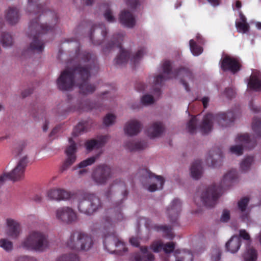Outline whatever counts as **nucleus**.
<instances>
[{
    "instance_id": "obj_1",
    "label": "nucleus",
    "mask_w": 261,
    "mask_h": 261,
    "mask_svg": "<svg viewBox=\"0 0 261 261\" xmlns=\"http://www.w3.org/2000/svg\"><path fill=\"white\" fill-rule=\"evenodd\" d=\"M75 56L68 61L69 65H74L63 71L57 80V85L61 91H68L75 84L81 93L86 95L93 93L95 86L88 82L93 70L97 72L98 66L96 56L87 51L80 52L79 47L76 49Z\"/></svg>"
},
{
    "instance_id": "obj_2",
    "label": "nucleus",
    "mask_w": 261,
    "mask_h": 261,
    "mask_svg": "<svg viewBox=\"0 0 261 261\" xmlns=\"http://www.w3.org/2000/svg\"><path fill=\"white\" fill-rule=\"evenodd\" d=\"M28 9H34L38 17L32 19L29 25L28 36L32 38L29 46L22 53L24 58L35 53H41L44 48V41L41 39L42 34L52 33L58 22L57 13L44 7L46 0H28Z\"/></svg>"
},
{
    "instance_id": "obj_3",
    "label": "nucleus",
    "mask_w": 261,
    "mask_h": 261,
    "mask_svg": "<svg viewBox=\"0 0 261 261\" xmlns=\"http://www.w3.org/2000/svg\"><path fill=\"white\" fill-rule=\"evenodd\" d=\"M171 63L169 61H165L162 65L163 72L166 75V77L162 74H159L155 77L154 84L155 87L153 93L155 95H160L161 94L160 88L163 82L165 80L171 78H179L181 84L184 86L188 92L190 91L188 84L185 80L186 77L189 80L193 79V74L191 71L187 68L181 67L178 69L172 71Z\"/></svg>"
},
{
    "instance_id": "obj_4",
    "label": "nucleus",
    "mask_w": 261,
    "mask_h": 261,
    "mask_svg": "<svg viewBox=\"0 0 261 261\" xmlns=\"http://www.w3.org/2000/svg\"><path fill=\"white\" fill-rule=\"evenodd\" d=\"M123 37L124 35L122 33H119L114 35L111 40L108 42L103 47V51L106 53L115 47L119 48H120V53L115 59V64L118 66H122L126 63L130 58L131 63L134 66H136L141 60L143 56L146 53L145 48L141 47L137 51L135 55L130 58V53L123 48L121 46Z\"/></svg>"
},
{
    "instance_id": "obj_5",
    "label": "nucleus",
    "mask_w": 261,
    "mask_h": 261,
    "mask_svg": "<svg viewBox=\"0 0 261 261\" xmlns=\"http://www.w3.org/2000/svg\"><path fill=\"white\" fill-rule=\"evenodd\" d=\"M213 128L212 115H192L186 125V130L194 134L199 130L203 134H208Z\"/></svg>"
},
{
    "instance_id": "obj_6",
    "label": "nucleus",
    "mask_w": 261,
    "mask_h": 261,
    "mask_svg": "<svg viewBox=\"0 0 261 261\" xmlns=\"http://www.w3.org/2000/svg\"><path fill=\"white\" fill-rule=\"evenodd\" d=\"M48 244L47 236L45 233L34 231L22 242L21 246L27 250L42 252L48 247Z\"/></svg>"
},
{
    "instance_id": "obj_7",
    "label": "nucleus",
    "mask_w": 261,
    "mask_h": 261,
    "mask_svg": "<svg viewBox=\"0 0 261 261\" xmlns=\"http://www.w3.org/2000/svg\"><path fill=\"white\" fill-rule=\"evenodd\" d=\"M140 173V181L145 189L153 192L163 189L165 180L162 176L156 175L146 168L141 169Z\"/></svg>"
},
{
    "instance_id": "obj_8",
    "label": "nucleus",
    "mask_w": 261,
    "mask_h": 261,
    "mask_svg": "<svg viewBox=\"0 0 261 261\" xmlns=\"http://www.w3.org/2000/svg\"><path fill=\"white\" fill-rule=\"evenodd\" d=\"M101 207L100 199L94 194H85L79 200V211L87 215H92Z\"/></svg>"
},
{
    "instance_id": "obj_9",
    "label": "nucleus",
    "mask_w": 261,
    "mask_h": 261,
    "mask_svg": "<svg viewBox=\"0 0 261 261\" xmlns=\"http://www.w3.org/2000/svg\"><path fill=\"white\" fill-rule=\"evenodd\" d=\"M235 141L240 144L231 146L229 151L238 156L243 154L244 148L251 149L255 146L256 144L255 140L251 139L248 134L238 135Z\"/></svg>"
},
{
    "instance_id": "obj_10",
    "label": "nucleus",
    "mask_w": 261,
    "mask_h": 261,
    "mask_svg": "<svg viewBox=\"0 0 261 261\" xmlns=\"http://www.w3.org/2000/svg\"><path fill=\"white\" fill-rule=\"evenodd\" d=\"M220 196V191L216 185L205 188L201 193L200 199L202 204L207 207L214 206Z\"/></svg>"
},
{
    "instance_id": "obj_11",
    "label": "nucleus",
    "mask_w": 261,
    "mask_h": 261,
    "mask_svg": "<svg viewBox=\"0 0 261 261\" xmlns=\"http://www.w3.org/2000/svg\"><path fill=\"white\" fill-rule=\"evenodd\" d=\"M112 176L111 168L106 165H100L96 167L92 174V178L97 185H105Z\"/></svg>"
},
{
    "instance_id": "obj_12",
    "label": "nucleus",
    "mask_w": 261,
    "mask_h": 261,
    "mask_svg": "<svg viewBox=\"0 0 261 261\" xmlns=\"http://www.w3.org/2000/svg\"><path fill=\"white\" fill-rule=\"evenodd\" d=\"M69 145L65 150L66 159L60 168V172H63L69 168L76 161L77 156V145L73 139L70 138L68 140Z\"/></svg>"
},
{
    "instance_id": "obj_13",
    "label": "nucleus",
    "mask_w": 261,
    "mask_h": 261,
    "mask_svg": "<svg viewBox=\"0 0 261 261\" xmlns=\"http://www.w3.org/2000/svg\"><path fill=\"white\" fill-rule=\"evenodd\" d=\"M28 163V158L27 155H22L19 160L15 168L9 172L10 179L13 181H17L23 179Z\"/></svg>"
},
{
    "instance_id": "obj_14",
    "label": "nucleus",
    "mask_w": 261,
    "mask_h": 261,
    "mask_svg": "<svg viewBox=\"0 0 261 261\" xmlns=\"http://www.w3.org/2000/svg\"><path fill=\"white\" fill-rule=\"evenodd\" d=\"M56 218L59 221L64 223L70 224L77 219L76 214L74 211L69 206L58 208L55 212Z\"/></svg>"
},
{
    "instance_id": "obj_15",
    "label": "nucleus",
    "mask_w": 261,
    "mask_h": 261,
    "mask_svg": "<svg viewBox=\"0 0 261 261\" xmlns=\"http://www.w3.org/2000/svg\"><path fill=\"white\" fill-rule=\"evenodd\" d=\"M223 158L222 150L219 147H215L209 151L206 158V163L210 167H220L222 164Z\"/></svg>"
},
{
    "instance_id": "obj_16",
    "label": "nucleus",
    "mask_w": 261,
    "mask_h": 261,
    "mask_svg": "<svg viewBox=\"0 0 261 261\" xmlns=\"http://www.w3.org/2000/svg\"><path fill=\"white\" fill-rule=\"evenodd\" d=\"M241 67L239 60L229 55H225L221 60V68L223 71H230L234 74L238 72Z\"/></svg>"
},
{
    "instance_id": "obj_17",
    "label": "nucleus",
    "mask_w": 261,
    "mask_h": 261,
    "mask_svg": "<svg viewBox=\"0 0 261 261\" xmlns=\"http://www.w3.org/2000/svg\"><path fill=\"white\" fill-rule=\"evenodd\" d=\"M165 126L164 123L160 121L153 122L150 123L146 128V136L151 139L160 138L164 134Z\"/></svg>"
},
{
    "instance_id": "obj_18",
    "label": "nucleus",
    "mask_w": 261,
    "mask_h": 261,
    "mask_svg": "<svg viewBox=\"0 0 261 261\" xmlns=\"http://www.w3.org/2000/svg\"><path fill=\"white\" fill-rule=\"evenodd\" d=\"M182 203L178 198L174 199L167 208V214L170 221L175 222L181 211Z\"/></svg>"
},
{
    "instance_id": "obj_19",
    "label": "nucleus",
    "mask_w": 261,
    "mask_h": 261,
    "mask_svg": "<svg viewBox=\"0 0 261 261\" xmlns=\"http://www.w3.org/2000/svg\"><path fill=\"white\" fill-rule=\"evenodd\" d=\"M143 125L141 121L133 119L128 121L124 126V134L129 137L138 135L142 129Z\"/></svg>"
},
{
    "instance_id": "obj_20",
    "label": "nucleus",
    "mask_w": 261,
    "mask_h": 261,
    "mask_svg": "<svg viewBox=\"0 0 261 261\" xmlns=\"http://www.w3.org/2000/svg\"><path fill=\"white\" fill-rule=\"evenodd\" d=\"M102 153V150H100L97 154L95 155L90 157L81 162H80L76 166L73 167L72 168L73 170H77V169H80L78 171V175L80 176H83L86 174L88 170L85 168L87 166L91 165L96 161V160L98 159L100 155Z\"/></svg>"
},
{
    "instance_id": "obj_21",
    "label": "nucleus",
    "mask_w": 261,
    "mask_h": 261,
    "mask_svg": "<svg viewBox=\"0 0 261 261\" xmlns=\"http://www.w3.org/2000/svg\"><path fill=\"white\" fill-rule=\"evenodd\" d=\"M147 142L143 140L134 139L124 143L125 148L130 152H140L148 147Z\"/></svg>"
},
{
    "instance_id": "obj_22",
    "label": "nucleus",
    "mask_w": 261,
    "mask_h": 261,
    "mask_svg": "<svg viewBox=\"0 0 261 261\" xmlns=\"http://www.w3.org/2000/svg\"><path fill=\"white\" fill-rule=\"evenodd\" d=\"M47 196L50 200H66L71 197V193L63 189H53L47 192Z\"/></svg>"
},
{
    "instance_id": "obj_23",
    "label": "nucleus",
    "mask_w": 261,
    "mask_h": 261,
    "mask_svg": "<svg viewBox=\"0 0 261 261\" xmlns=\"http://www.w3.org/2000/svg\"><path fill=\"white\" fill-rule=\"evenodd\" d=\"M104 244L106 249L112 253H114L116 247H122L123 249L124 248V243L115 234L106 236Z\"/></svg>"
},
{
    "instance_id": "obj_24",
    "label": "nucleus",
    "mask_w": 261,
    "mask_h": 261,
    "mask_svg": "<svg viewBox=\"0 0 261 261\" xmlns=\"http://www.w3.org/2000/svg\"><path fill=\"white\" fill-rule=\"evenodd\" d=\"M95 32L98 34H101L103 39H105L108 33L105 25L102 23H99L98 24H95L92 27L90 30L89 34V39L90 41L94 45H100L102 43L101 41L99 40H95L94 39V33Z\"/></svg>"
},
{
    "instance_id": "obj_25",
    "label": "nucleus",
    "mask_w": 261,
    "mask_h": 261,
    "mask_svg": "<svg viewBox=\"0 0 261 261\" xmlns=\"http://www.w3.org/2000/svg\"><path fill=\"white\" fill-rule=\"evenodd\" d=\"M110 137L109 135L100 136L96 139L88 140L85 146L86 149L91 151L94 148L99 149L103 147L109 140Z\"/></svg>"
},
{
    "instance_id": "obj_26",
    "label": "nucleus",
    "mask_w": 261,
    "mask_h": 261,
    "mask_svg": "<svg viewBox=\"0 0 261 261\" xmlns=\"http://www.w3.org/2000/svg\"><path fill=\"white\" fill-rule=\"evenodd\" d=\"M7 234L12 238H16L21 231L19 223L13 219H8L7 220Z\"/></svg>"
},
{
    "instance_id": "obj_27",
    "label": "nucleus",
    "mask_w": 261,
    "mask_h": 261,
    "mask_svg": "<svg viewBox=\"0 0 261 261\" xmlns=\"http://www.w3.org/2000/svg\"><path fill=\"white\" fill-rule=\"evenodd\" d=\"M5 18L7 21L10 24H16L19 20V10L16 7H9L5 11Z\"/></svg>"
},
{
    "instance_id": "obj_28",
    "label": "nucleus",
    "mask_w": 261,
    "mask_h": 261,
    "mask_svg": "<svg viewBox=\"0 0 261 261\" xmlns=\"http://www.w3.org/2000/svg\"><path fill=\"white\" fill-rule=\"evenodd\" d=\"M249 201V198L245 197L241 198L238 202V208L240 212V217L244 221H248L249 220L250 210L247 207Z\"/></svg>"
},
{
    "instance_id": "obj_29",
    "label": "nucleus",
    "mask_w": 261,
    "mask_h": 261,
    "mask_svg": "<svg viewBox=\"0 0 261 261\" xmlns=\"http://www.w3.org/2000/svg\"><path fill=\"white\" fill-rule=\"evenodd\" d=\"M237 177V172L235 170H231L226 172L223 176L219 186H217L219 190L226 188L231 186L233 180Z\"/></svg>"
},
{
    "instance_id": "obj_30",
    "label": "nucleus",
    "mask_w": 261,
    "mask_h": 261,
    "mask_svg": "<svg viewBox=\"0 0 261 261\" xmlns=\"http://www.w3.org/2000/svg\"><path fill=\"white\" fill-rule=\"evenodd\" d=\"M119 20L122 25L129 28H133L136 23L133 15L128 10L121 11L119 16Z\"/></svg>"
},
{
    "instance_id": "obj_31",
    "label": "nucleus",
    "mask_w": 261,
    "mask_h": 261,
    "mask_svg": "<svg viewBox=\"0 0 261 261\" xmlns=\"http://www.w3.org/2000/svg\"><path fill=\"white\" fill-rule=\"evenodd\" d=\"M141 253H135L132 261H153L154 255L148 250L146 246L140 247Z\"/></svg>"
},
{
    "instance_id": "obj_32",
    "label": "nucleus",
    "mask_w": 261,
    "mask_h": 261,
    "mask_svg": "<svg viewBox=\"0 0 261 261\" xmlns=\"http://www.w3.org/2000/svg\"><path fill=\"white\" fill-rule=\"evenodd\" d=\"M241 244V241L237 235H234L227 242L225 248L227 251L235 253L239 250Z\"/></svg>"
},
{
    "instance_id": "obj_33",
    "label": "nucleus",
    "mask_w": 261,
    "mask_h": 261,
    "mask_svg": "<svg viewBox=\"0 0 261 261\" xmlns=\"http://www.w3.org/2000/svg\"><path fill=\"white\" fill-rule=\"evenodd\" d=\"M79 250L87 251L90 249L93 245L91 237L85 233L80 232Z\"/></svg>"
},
{
    "instance_id": "obj_34",
    "label": "nucleus",
    "mask_w": 261,
    "mask_h": 261,
    "mask_svg": "<svg viewBox=\"0 0 261 261\" xmlns=\"http://www.w3.org/2000/svg\"><path fill=\"white\" fill-rule=\"evenodd\" d=\"M80 237V232H73L67 241V246L71 249L79 250Z\"/></svg>"
},
{
    "instance_id": "obj_35",
    "label": "nucleus",
    "mask_w": 261,
    "mask_h": 261,
    "mask_svg": "<svg viewBox=\"0 0 261 261\" xmlns=\"http://www.w3.org/2000/svg\"><path fill=\"white\" fill-rule=\"evenodd\" d=\"M190 171L191 176L193 178L195 179L200 178L202 174L201 162L199 161H195L191 166Z\"/></svg>"
},
{
    "instance_id": "obj_36",
    "label": "nucleus",
    "mask_w": 261,
    "mask_h": 261,
    "mask_svg": "<svg viewBox=\"0 0 261 261\" xmlns=\"http://www.w3.org/2000/svg\"><path fill=\"white\" fill-rule=\"evenodd\" d=\"M248 87L255 91H261V79L256 74H252L248 82Z\"/></svg>"
},
{
    "instance_id": "obj_37",
    "label": "nucleus",
    "mask_w": 261,
    "mask_h": 261,
    "mask_svg": "<svg viewBox=\"0 0 261 261\" xmlns=\"http://www.w3.org/2000/svg\"><path fill=\"white\" fill-rule=\"evenodd\" d=\"M218 123L222 127H227L231 125L235 120L234 115H217Z\"/></svg>"
},
{
    "instance_id": "obj_38",
    "label": "nucleus",
    "mask_w": 261,
    "mask_h": 261,
    "mask_svg": "<svg viewBox=\"0 0 261 261\" xmlns=\"http://www.w3.org/2000/svg\"><path fill=\"white\" fill-rule=\"evenodd\" d=\"M245 261H256L257 257L256 250L250 245L246 247V251L243 254Z\"/></svg>"
},
{
    "instance_id": "obj_39",
    "label": "nucleus",
    "mask_w": 261,
    "mask_h": 261,
    "mask_svg": "<svg viewBox=\"0 0 261 261\" xmlns=\"http://www.w3.org/2000/svg\"><path fill=\"white\" fill-rule=\"evenodd\" d=\"M254 160L252 156L245 157L240 164L241 170L246 172L250 170L251 165L254 163Z\"/></svg>"
},
{
    "instance_id": "obj_40",
    "label": "nucleus",
    "mask_w": 261,
    "mask_h": 261,
    "mask_svg": "<svg viewBox=\"0 0 261 261\" xmlns=\"http://www.w3.org/2000/svg\"><path fill=\"white\" fill-rule=\"evenodd\" d=\"M252 128L257 137H261V118L255 117L252 123Z\"/></svg>"
},
{
    "instance_id": "obj_41",
    "label": "nucleus",
    "mask_w": 261,
    "mask_h": 261,
    "mask_svg": "<svg viewBox=\"0 0 261 261\" xmlns=\"http://www.w3.org/2000/svg\"><path fill=\"white\" fill-rule=\"evenodd\" d=\"M175 255L176 257L175 261H192L193 258L192 254L189 251H184L179 253L178 250H176Z\"/></svg>"
},
{
    "instance_id": "obj_42",
    "label": "nucleus",
    "mask_w": 261,
    "mask_h": 261,
    "mask_svg": "<svg viewBox=\"0 0 261 261\" xmlns=\"http://www.w3.org/2000/svg\"><path fill=\"white\" fill-rule=\"evenodd\" d=\"M189 45L191 51L194 56H199L202 53V47L198 45L193 39L190 40Z\"/></svg>"
},
{
    "instance_id": "obj_43",
    "label": "nucleus",
    "mask_w": 261,
    "mask_h": 261,
    "mask_svg": "<svg viewBox=\"0 0 261 261\" xmlns=\"http://www.w3.org/2000/svg\"><path fill=\"white\" fill-rule=\"evenodd\" d=\"M1 42L3 47L10 46L13 44L12 37L8 33H3L2 35Z\"/></svg>"
},
{
    "instance_id": "obj_44",
    "label": "nucleus",
    "mask_w": 261,
    "mask_h": 261,
    "mask_svg": "<svg viewBox=\"0 0 261 261\" xmlns=\"http://www.w3.org/2000/svg\"><path fill=\"white\" fill-rule=\"evenodd\" d=\"M103 6L106 8L105 12L103 14L105 19L109 22H114L115 18L112 14L111 10L109 8L108 4H105Z\"/></svg>"
},
{
    "instance_id": "obj_45",
    "label": "nucleus",
    "mask_w": 261,
    "mask_h": 261,
    "mask_svg": "<svg viewBox=\"0 0 261 261\" xmlns=\"http://www.w3.org/2000/svg\"><path fill=\"white\" fill-rule=\"evenodd\" d=\"M154 228L156 230L162 231L164 232L165 235L170 238H172L173 237L172 234V227L171 226H169L167 225H160V226H155Z\"/></svg>"
},
{
    "instance_id": "obj_46",
    "label": "nucleus",
    "mask_w": 261,
    "mask_h": 261,
    "mask_svg": "<svg viewBox=\"0 0 261 261\" xmlns=\"http://www.w3.org/2000/svg\"><path fill=\"white\" fill-rule=\"evenodd\" d=\"M112 219L115 221H121L124 219V216L121 212V207H117L113 211Z\"/></svg>"
},
{
    "instance_id": "obj_47",
    "label": "nucleus",
    "mask_w": 261,
    "mask_h": 261,
    "mask_svg": "<svg viewBox=\"0 0 261 261\" xmlns=\"http://www.w3.org/2000/svg\"><path fill=\"white\" fill-rule=\"evenodd\" d=\"M86 132L85 122H79V124L74 128L72 132V135L75 136H78L82 133Z\"/></svg>"
},
{
    "instance_id": "obj_48",
    "label": "nucleus",
    "mask_w": 261,
    "mask_h": 261,
    "mask_svg": "<svg viewBox=\"0 0 261 261\" xmlns=\"http://www.w3.org/2000/svg\"><path fill=\"white\" fill-rule=\"evenodd\" d=\"M0 247L3 248L6 251H9L13 249L12 243L5 239L0 240Z\"/></svg>"
},
{
    "instance_id": "obj_49",
    "label": "nucleus",
    "mask_w": 261,
    "mask_h": 261,
    "mask_svg": "<svg viewBox=\"0 0 261 261\" xmlns=\"http://www.w3.org/2000/svg\"><path fill=\"white\" fill-rule=\"evenodd\" d=\"M141 101L142 105L144 106H148L153 103L154 100L153 97L152 95L149 94H145L142 97Z\"/></svg>"
},
{
    "instance_id": "obj_50",
    "label": "nucleus",
    "mask_w": 261,
    "mask_h": 261,
    "mask_svg": "<svg viewBox=\"0 0 261 261\" xmlns=\"http://www.w3.org/2000/svg\"><path fill=\"white\" fill-rule=\"evenodd\" d=\"M57 261H79L77 256L74 254H65L59 257Z\"/></svg>"
},
{
    "instance_id": "obj_51",
    "label": "nucleus",
    "mask_w": 261,
    "mask_h": 261,
    "mask_svg": "<svg viewBox=\"0 0 261 261\" xmlns=\"http://www.w3.org/2000/svg\"><path fill=\"white\" fill-rule=\"evenodd\" d=\"M116 115H106L103 118V122L107 126L113 125L116 121Z\"/></svg>"
},
{
    "instance_id": "obj_52",
    "label": "nucleus",
    "mask_w": 261,
    "mask_h": 261,
    "mask_svg": "<svg viewBox=\"0 0 261 261\" xmlns=\"http://www.w3.org/2000/svg\"><path fill=\"white\" fill-rule=\"evenodd\" d=\"M25 145L23 143H21L18 144L15 147L14 154L16 157L21 156L23 154L24 149L25 148Z\"/></svg>"
},
{
    "instance_id": "obj_53",
    "label": "nucleus",
    "mask_w": 261,
    "mask_h": 261,
    "mask_svg": "<svg viewBox=\"0 0 261 261\" xmlns=\"http://www.w3.org/2000/svg\"><path fill=\"white\" fill-rule=\"evenodd\" d=\"M236 25L239 32H242L244 33L248 32L249 29V24L247 23L236 22Z\"/></svg>"
},
{
    "instance_id": "obj_54",
    "label": "nucleus",
    "mask_w": 261,
    "mask_h": 261,
    "mask_svg": "<svg viewBox=\"0 0 261 261\" xmlns=\"http://www.w3.org/2000/svg\"><path fill=\"white\" fill-rule=\"evenodd\" d=\"M175 249V243L174 242H168L163 244V250L166 254L170 253L173 251Z\"/></svg>"
},
{
    "instance_id": "obj_55",
    "label": "nucleus",
    "mask_w": 261,
    "mask_h": 261,
    "mask_svg": "<svg viewBox=\"0 0 261 261\" xmlns=\"http://www.w3.org/2000/svg\"><path fill=\"white\" fill-rule=\"evenodd\" d=\"M163 243L161 242H153L150 246V248L154 252H159L163 249Z\"/></svg>"
},
{
    "instance_id": "obj_56",
    "label": "nucleus",
    "mask_w": 261,
    "mask_h": 261,
    "mask_svg": "<svg viewBox=\"0 0 261 261\" xmlns=\"http://www.w3.org/2000/svg\"><path fill=\"white\" fill-rule=\"evenodd\" d=\"M239 238H242L244 240L247 241L248 243L251 242L249 234L245 229H240L239 234L238 236Z\"/></svg>"
},
{
    "instance_id": "obj_57",
    "label": "nucleus",
    "mask_w": 261,
    "mask_h": 261,
    "mask_svg": "<svg viewBox=\"0 0 261 261\" xmlns=\"http://www.w3.org/2000/svg\"><path fill=\"white\" fill-rule=\"evenodd\" d=\"M224 94L228 98H232L235 96L236 92L232 88H227L225 90Z\"/></svg>"
},
{
    "instance_id": "obj_58",
    "label": "nucleus",
    "mask_w": 261,
    "mask_h": 261,
    "mask_svg": "<svg viewBox=\"0 0 261 261\" xmlns=\"http://www.w3.org/2000/svg\"><path fill=\"white\" fill-rule=\"evenodd\" d=\"M15 261H37L36 258L26 255L20 256L16 257Z\"/></svg>"
},
{
    "instance_id": "obj_59",
    "label": "nucleus",
    "mask_w": 261,
    "mask_h": 261,
    "mask_svg": "<svg viewBox=\"0 0 261 261\" xmlns=\"http://www.w3.org/2000/svg\"><path fill=\"white\" fill-rule=\"evenodd\" d=\"M126 4L132 9H135L139 4L138 0H125Z\"/></svg>"
},
{
    "instance_id": "obj_60",
    "label": "nucleus",
    "mask_w": 261,
    "mask_h": 261,
    "mask_svg": "<svg viewBox=\"0 0 261 261\" xmlns=\"http://www.w3.org/2000/svg\"><path fill=\"white\" fill-rule=\"evenodd\" d=\"M230 218L229 212L228 211H224L221 217V221L224 222H227Z\"/></svg>"
},
{
    "instance_id": "obj_61",
    "label": "nucleus",
    "mask_w": 261,
    "mask_h": 261,
    "mask_svg": "<svg viewBox=\"0 0 261 261\" xmlns=\"http://www.w3.org/2000/svg\"><path fill=\"white\" fill-rule=\"evenodd\" d=\"M9 178V173H4L0 176V187Z\"/></svg>"
},
{
    "instance_id": "obj_62",
    "label": "nucleus",
    "mask_w": 261,
    "mask_h": 261,
    "mask_svg": "<svg viewBox=\"0 0 261 261\" xmlns=\"http://www.w3.org/2000/svg\"><path fill=\"white\" fill-rule=\"evenodd\" d=\"M129 243L135 247H139L140 244L139 238L137 237H131L129 239Z\"/></svg>"
},
{
    "instance_id": "obj_63",
    "label": "nucleus",
    "mask_w": 261,
    "mask_h": 261,
    "mask_svg": "<svg viewBox=\"0 0 261 261\" xmlns=\"http://www.w3.org/2000/svg\"><path fill=\"white\" fill-rule=\"evenodd\" d=\"M135 88L138 91L141 92L145 89V85L142 83H137Z\"/></svg>"
},
{
    "instance_id": "obj_64",
    "label": "nucleus",
    "mask_w": 261,
    "mask_h": 261,
    "mask_svg": "<svg viewBox=\"0 0 261 261\" xmlns=\"http://www.w3.org/2000/svg\"><path fill=\"white\" fill-rule=\"evenodd\" d=\"M33 90L32 88H29L27 89L23 92H22L21 95L23 98H24L30 94H31L33 92Z\"/></svg>"
}]
</instances>
